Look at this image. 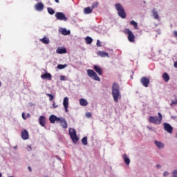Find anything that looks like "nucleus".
Instances as JSON below:
<instances>
[{"mask_svg": "<svg viewBox=\"0 0 177 177\" xmlns=\"http://www.w3.org/2000/svg\"><path fill=\"white\" fill-rule=\"evenodd\" d=\"M69 136L71 137V139H72V141L73 143L77 144L78 140H80V138H78V136H77V131H75V129L73 128H69Z\"/></svg>", "mask_w": 177, "mask_h": 177, "instance_id": "4", "label": "nucleus"}, {"mask_svg": "<svg viewBox=\"0 0 177 177\" xmlns=\"http://www.w3.org/2000/svg\"><path fill=\"white\" fill-rule=\"evenodd\" d=\"M55 17L57 20H61L63 21H67L68 19L66 17V15L62 12H58L55 13Z\"/></svg>", "mask_w": 177, "mask_h": 177, "instance_id": "7", "label": "nucleus"}, {"mask_svg": "<svg viewBox=\"0 0 177 177\" xmlns=\"http://www.w3.org/2000/svg\"><path fill=\"white\" fill-rule=\"evenodd\" d=\"M86 117H87V118H91L92 117V113H91L90 112H87L86 113Z\"/></svg>", "mask_w": 177, "mask_h": 177, "instance_id": "37", "label": "nucleus"}, {"mask_svg": "<svg viewBox=\"0 0 177 177\" xmlns=\"http://www.w3.org/2000/svg\"><path fill=\"white\" fill-rule=\"evenodd\" d=\"M92 10H93L91 7H87L84 8V13L85 15H89L92 12Z\"/></svg>", "mask_w": 177, "mask_h": 177, "instance_id": "26", "label": "nucleus"}, {"mask_svg": "<svg viewBox=\"0 0 177 177\" xmlns=\"http://www.w3.org/2000/svg\"><path fill=\"white\" fill-rule=\"evenodd\" d=\"M63 106L66 113H68V97H65L63 100Z\"/></svg>", "mask_w": 177, "mask_h": 177, "instance_id": "11", "label": "nucleus"}, {"mask_svg": "<svg viewBox=\"0 0 177 177\" xmlns=\"http://www.w3.org/2000/svg\"><path fill=\"white\" fill-rule=\"evenodd\" d=\"M158 117L157 116H150L149 121L151 124H155L156 125H160L162 121V115L161 113H158Z\"/></svg>", "mask_w": 177, "mask_h": 177, "instance_id": "3", "label": "nucleus"}, {"mask_svg": "<svg viewBox=\"0 0 177 177\" xmlns=\"http://www.w3.org/2000/svg\"><path fill=\"white\" fill-rule=\"evenodd\" d=\"M174 37H177V31H174Z\"/></svg>", "mask_w": 177, "mask_h": 177, "instance_id": "46", "label": "nucleus"}, {"mask_svg": "<svg viewBox=\"0 0 177 177\" xmlns=\"http://www.w3.org/2000/svg\"><path fill=\"white\" fill-rule=\"evenodd\" d=\"M28 171H30V172H32V169H31V167H28Z\"/></svg>", "mask_w": 177, "mask_h": 177, "instance_id": "43", "label": "nucleus"}, {"mask_svg": "<svg viewBox=\"0 0 177 177\" xmlns=\"http://www.w3.org/2000/svg\"><path fill=\"white\" fill-rule=\"evenodd\" d=\"M167 175H169V172H168V171H165V172L163 173V176H167Z\"/></svg>", "mask_w": 177, "mask_h": 177, "instance_id": "42", "label": "nucleus"}, {"mask_svg": "<svg viewBox=\"0 0 177 177\" xmlns=\"http://www.w3.org/2000/svg\"><path fill=\"white\" fill-rule=\"evenodd\" d=\"M122 158H123L124 161L127 165H129V164H131V160L129 159V158H128L127 154H123Z\"/></svg>", "mask_w": 177, "mask_h": 177, "instance_id": "19", "label": "nucleus"}, {"mask_svg": "<svg viewBox=\"0 0 177 177\" xmlns=\"http://www.w3.org/2000/svg\"><path fill=\"white\" fill-rule=\"evenodd\" d=\"M112 96L115 103H118V99H121L120 84H118L117 82H114L112 85Z\"/></svg>", "mask_w": 177, "mask_h": 177, "instance_id": "1", "label": "nucleus"}, {"mask_svg": "<svg viewBox=\"0 0 177 177\" xmlns=\"http://www.w3.org/2000/svg\"><path fill=\"white\" fill-rule=\"evenodd\" d=\"M41 78H42V80H48L49 81H50V80H52V75H50V73H46L41 75Z\"/></svg>", "mask_w": 177, "mask_h": 177, "instance_id": "17", "label": "nucleus"}, {"mask_svg": "<svg viewBox=\"0 0 177 177\" xmlns=\"http://www.w3.org/2000/svg\"><path fill=\"white\" fill-rule=\"evenodd\" d=\"M174 67H175L176 68H177V61H176V62H174Z\"/></svg>", "mask_w": 177, "mask_h": 177, "instance_id": "45", "label": "nucleus"}, {"mask_svg": "<svg viewBox=\"0 0 177 177\" xmlns=\"http://www.w3.org/2000/svg\"><path fill=\"white\" fill-rule=\"evenodd\" d=\"M115 8L116 10L118 11V15L121 17L122 19H125L127 17V13L125 12V10L124 9V7H122V5L120 3H117L115 5Z\"/></svg>", "mask_w": 177, "mask_h": 177, "instance_id": "2", "label": "nucleus"}, {"mask_svg": "<svg viewBox=\"0 0 177 177\" xmlns=\"http://www.w3.org/2000/svg\"><path fill=\"white\" fill-rule=\"evenodd\" d=\"M124 34H127V39L129 42H135V35L129 30L127 28L124 30Z\"/></svg>", "mask_w": 177, "mask_h": 177, "instance_id": "6", "label": "nucleus"}, {"mask_svg": "<svg viewBox=\"0 0 177 177\" xmlns=\"http://www.w3.org/2000/svg\"><path fill=\"white\" fill-rule=\"evenodd\" d=\"M87 74L90 78H92L95 81L100 82V77L97 75V73L92 69L87 70Z\"/></svg>", "mask_w": 177, "mask_h": 177, "instance_id": "5", "label": "nucleus"}, {"mask_svg": "<svg viewBox=\"0 0 177 177\" xmlns=\"http://www.w3.org/2000/svg\"><path fill=\"white\" fill-rule=\"evenodd\" d=\"M82 145H84V146H86V145H88V137H84L82 139Z\"/></svg>", "mask_w": 177, "mask_h": 177, "instance_id": "29", "label": "nucleus"}, {"mask_svg": "<svg viewBox=\"0 0 177 177\" xmlns=\"http://www.w3.org/2000/svg\"><path fill=\"white\" fill-rule=\"evenodd\" d=\"M93 68L99 75H103V70H102V68L100 66L97 65H94Z\"/></svg>", "mask_w": 177, "mask_h": 177, "instance_id": "15", "label": "nucleus"}, {"mask_svg": "<svg viewBox=\"0 0 177 177\" xmlns=\"http://www.w3.org/2000/svg\"><path fill=\"white\" fill-rule=\"evenodd\" d=\"M35 9L36 10H39V12H41V10H44V3H42L41 2L37 3L35 5Z\"/></svg>", "mask_w": 177, "mask_h": 177, "instance_id": "18", "label": "nucleus"}, {"mask_svg": "<svg viewBox=\"0 0 177 177\" xmlns=\"http://www.w3.org/2000/svg\"><path fill=\"white\" fill-rule=\"evenodd\" d=\"M80 106H88V101L84 98L80 100Z\"/></svg>", "mask_w": 177, "mask_h": 177, "instance_id": "22", "label": "nucleus"}, {"mask_svg": "<svg viewBox=\"0 0 177 177\" xmlns=\"http://www.w3.org/2000/svg\"><path fill=\"white\" fill-rule=\"evenodd\" d=\"M172 176L177 177V169L174 170V171L172 172Z\"/></svg>", "mask_w": 177, "mask_h": 177, "instance_id": "38", "label": "nucleus"}, {"mask_svg": "<svg viewBox=\"0 0 177 177\" xmlns=\"http://www.w3.org/2000/svg\"><path fill=\"white\" fill-rule=\"evenodd\" d=\"M97 46H102V43L100 42V40H97Z\"/></svg>", "mask_w": 177, "mask_h": 177, "instance_id": "40", "label": "nucleus"}, {"mask_svg": "<svg viewBox=\"0 0 177 177\" xmlns=\"http://www.w3.org/2000/svg\"><path fill=\"white\" fill-rule=\"evenodd\" d=\"M60 120H59V122L62 127V128H63L64 129H67L68 127V124H67V121L66 120V119H64V118H59Z\"/></svg>", "mask_w": 177, "mask_h": 177, "instance_id": "10", "label": "nucleus"}, {"mask_svg": "<svg viewBox=\"0 0 177 177\" xmlns=\"http://www.w3.org/2000/svg\"><path fill=\"white\" fill-rule=\"evenodd\" d=\"M163 126L164 129L165 131H166V132H168V133H172L174 128L172 127V126H171V124H169V123H164Z\"/></svg>", "mask_w": 177, "mask_h": 177, "instance_id": "9", "label": "nucleus"}, {"mask_svg": "<svg viewBox=\"0 0 177 177\" xmlns=\"http://www.w3.org/2000/svg\"><path fill=\"white\" fill-rule=\"evenodd\" d=\"M162 78L165 82H168V81H169V75H168L167 73H164L162 75Z\"/></svg>", "mask_w": 177, "mask_h": 177, "instance_id": "24", "label": "nucleus"}, {"mask_svg": "<svg viewBox=\"0 0 177 177\" xmlns=\"http://www.w3.org/2000/svg\"><path fill=\"white\" fill-rule=\"evenodd\" d=\"M175 104H177V99H176L175 100H172L171 104H170V106H174Z\"/></svg>", "mask_w": 177, "mask_h": 177, "instance_id": "36", "label": "nucleus"}, {"mask_svg": "<svg viewBox=\"0 0 177 177\" xmlns=\"http://www.w3.org/2000/svg\"><path fill=\"white\" fill-rule=\"evenodd\" d=\"M39 123L41 127H45V124L46 123L45 116L41 115L39 118Z\"/></svg>", "mask_w": 177, "mask_h": 177, "instance_id": "16", "label": "nucleus"}, {"mask_svg": "<svg viewBox=\"0 0 177 177\" xmlns=\"http://www.w3.org/2000/svg\"><path fill=\"white\" fill-rule=\"evenodd\" d=\"M21 138L24 140H27L28 139H29L30 136L28 135V131L26 129H24L22 131H21Z\"/></svg>", "mask_w": 177, "mask_h": 177, "instance_id": "12", "label": "nucleus"}, {"mask_svg": "<svg viewBox=\"0 0 177 177\" xmlns=\"http://www.w3.org/2000/svg\"><path fill=\"white\" fill-rule=\"evenodd\" d=\"M156 168H158V169L161 168V165H156Z\"/></svg>", "mask_w": 177, "mask_h": 177, "instance_id": "44", "label": "nucleus"}, {"mask_svg": "<svg viewBox=\"0 0 177 177\" xmlns=\"http://www.w3.org/2000/svg\"><path fill=\"white\" fill-rule=\"evenodd\" d=\"M60 120V118H58L57 116L55 115H51L49 117V121L50 122V124H55V122H56V121H59Z\"/></svg>", "mask_w": 177, "mask_h": 177, "instance_id": "13", "label": "nucleus"}, {"mask_svg": "<svg viewBox=\"0 0 177 177\" xmlns=\"http://www.w3.org/2000/svg\"><path fill=\"white\" fill-rule=\"evenodd\" d=\"M57 53L59 55H63L64 53H67V49L64 47H58L56 50Z\"/></svg>", "mask_w": 177, "mask_h": 177, "instance_id": "14", "label": "nucleus"}, {"mask_svg": "<svg viewBox=\"0 0 177 177\" xmlns=\"http://www.w3.org/2000/svg\"><path fill=\"white\" fill-rule=\"evenodd\" d=\"M98 5H99V2H97V1L93 3L91 8L93 10V9H95V8H97Z\"/></svg>", "mask_w": 177, "mask_h": 177, "instance_id": "34", "label": "nucleus"}, {"mask_svg": "<svg viewBox=\"0 0 177 177\" xmlns=\"http://www.w3.org/2000/svg\"><path fill=\"white\" fill-rule=\"evenodd\" d=\"M147 129H149L150 131H151L153 129L150 127H147Z\"/></svg>", "mask_w": 177, "mask_h": 177, "instance_id": "47", "label": "nucleus"}, {"mask_svg": "<svg viewBox=\"0 0 177 177\" xmlns=\"http://www.w3.org/2000/svg\"><path fill=\"white\" fill-rule=\"evenodd\" d=\"M60 81H67V77L64 75H61L59 77Z\"/></svg>", "mask_w": 177, "mask_h": 177, "instance_id": "35", "label": "nucleus"}, {"mask_svg": "<svg viewBox=\"0 0 177 177\" xmlns=\"http://www.w3.org/2000/svg\"><path fill=\"white\" fill-rule=\"evenodd\" d=\"M85 41H86V44H87V45H91V44L92 42H93V39L91 37H86L85 38Z\"/></svg>", "mask_w": 177, "mask_h": 177, "instance_id": "25", "label": "nucleus"}, {"mask_svg": "<svg viewBox=\"0 0 177 177\" xmlns=\"http://www.w3.org/2000/svg\"><path fill=\"white\" fill-rule=\"evenodd\" d=\"M66 67H67V64H58L57 68L59 70H63V68H66Z\"/></svg>", "mask_w": 177, "mask_h": 177, "instance_id": "31", "label": "nucleus"}, {"mask_svg": "<svg viewBox=\"0 0 177 177\" xmlns=\"http://www.w3.org/2000/svg\"><path fill=\"white\" fill-rule=\"evenodd\" d=\"M55 2H56L57 3H59V0H55Z\"/></svg>", "mask_w": 177, "mask_h": 177, "instance_id": "49", "label": "nucleus"}, {"mask_svg": "<svg viewBox=\"0 0 177 177\" xmlns=\"http://www.w3.org/2000/svg\"><path fill=\"white\" fill-rule=\"evenodd\" d=\"M28 117H30V113H27V117H26V118H28Z\"/></svg>", "mask_w": 177, "mask_h": 177, "instance_id": "48", "label": "nucleus"}, {"mask_svg": "<svg viewBox=\"0 0 177 177\" xmlns=\"http://www.w3.org/2000/svg\"><path fill=\"white\" fill-rule=\"evenodd\" d=\"M0 177H2V174L0 173Z\"/></svg>", "mask_w": 177, "mask_h": 177, "instance_id": "51", "label": "nucleus"}, {"mask_svg": "<svg viewBox=\"0 0 177 177\" xmlns=\"http://www.w3.org/2000/svg\"><path fill=\"white\" fill-rule=\"evenodd\" d=\"M0 86H2V83L0 82Z\"/></svg>", "mask_w": 177, "mask_h": 177, "instance_id": "50", "label": "nucleus"}, {"mask_svg": "<svg viewBox=\"0 0 177 177\" xmlns=\"http://www.w3.org/2000/svg\"><path fill=\"white\" fill-rule=\"evenodd\" d=\"M40 42H42V44H45L46 45H48L49 44L50 40L49 38L44 37L43 39H40Z\"/></svg>", "mask_w": 177, "mask_h": 177, "instance_id": "20", "label": "nucleus"}, {"mask_svg": "<svg viewBox=\"0 0 177 177\" xmlns=\"http://www.w3.org/2000/svg\"><path fill=\"white\" fill-rule=\"evenodd\" d=\"M130 24H131V26H133V27L136 30H138V23H136L135 21H133V20L131 21Z\"/></svg>", "mask_w": 177, "mask_h": 177, "instance_id": "28", "label": "nucleus"}, {"mask_svg": "<svg viewBox=\"0 0 177 177\" xmlns=\"http://www.w3.org/2000/svg\"><path fill=\"white\" fill-rule=\"evenodd\" d=\"M46 96H48L49 97L50 102H52V100H53L55 99V96L52 94L47 93Z\"/></svg>", "mask_w": 177, "mask_h": 177, "instance_id": "32", "label": "nucleus"}, {"mask_svg": "<svg viewBox=\"0 0 177 177\" xmlns=\"http://www.w3.org/2000/svg\"><path fill=\"white\" fill-rule=\"evenodd\" d=\"M62 34L63 35H70L71 32L70 30H67V29L64 28L62 30Z\"/></svg>", "mask_w": 177, "mask_h": 177, "instance_id": "27", "label": "nucleus"}, {"mask_svg": "<svg viewBox=\"0 0 177 177\" xmlns=\"http://www.w3.org/2000/svg\"><path fill=\"white\" fill-rule=\"evenodd\" d=\"M59 107V105H56L55 102L53 103V109H57Z\"/></svg>", "mask_w": 177, "mask_h": 177, "instance_id": "39", "label": "nucleus"}, {"mask_svg": "<svg viewBox=\"0 0 177 177\" xmlns=\"http://www.w3.org/2000/svg\"><path fill=\"white\" fill-rule=\"evenodd\" d=\"M48 12L49 15H55V10L52 8H48Z\"/></svg>", "mask_w": 177, "mask_h": 177, "instance_id": "33", "label": "nucleus"}, {"mask_svg": "<svg viewBox=\"0 0 177 177\" xmlns=\"http://www.w3.org/2000/svg\"><path fill=\"white\" fill-rule=\"evenodd\" d=\"M153 16L156 20H158V12L156 11L155 10H152Z\"/></svg>", "mask_w": 177, "mask_h": 177, "instance_id": "30", "label": "nucleus"}, {"mask_svg": "<svg viewBox=\"0 0 177 177\" xmlns=\"http://www.w3.org/2000/svg\"><path fill=\"white\" fill-rule=\"evenodd\" d=\"M155 145L157 146L159 149H164V144L160 141H155Z\"/></svg>", "mask_w": 177, "mask_h": 177, "instance_id": "21", "label": "nucleus"}, {"mask_svg": "<svg viewBox=\"0 0 177 177\" xmlns=\"http://www.w3.org/2000/svg\"><path fill=\"white\" fill-rule=\"evenodd\" d=\"M98 55L101 57H109V53L104 52V51H100L98 53Z\"/></svg>", "mask_w": 177, "mask_h": 177, "instance_id": "23", "label": "nucleus"}, {"mask_svg": "<svg viewBox=\"0 0 177 177\" xmlns=\"http://www.w3.org/2000/svg\"><path fill=\"white\" fill-rule=\"evenodd\" d=\"M140 83L142 84V85H143V86H145V88H147L150 84V79H149L147 77H142L140 79Z\"/></svg>", "mask_w": 177, "mask_h": 177, "instance_id": "8", "label": "nucleus"}, {"mask_svg": "<svg viewBox=\"0 0 177 177\" xmlns=\"http://www.w3.org/2000/svg\"><path fill=\"white\" fill-rule=\"evenodd\" d=\"M22 118L24 120H27V116H26V113H22Z\"/></svg>", "mask_w": 177, "mask_h": 177, "instance_id": "41", "label": "nucleus"}]
</instances>
